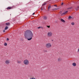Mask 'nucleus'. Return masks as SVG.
Here are the masks:
<instances>
[{
  "mask_svg": "<svg viewBox=\"0 0 79 79\" xmlns=\"http://www.w3.org/2000/svg\"><path fill=\"white\" fill-rule=\"evenodd\" d=\"M27 35L28 38L27 39L28 40H31L32 38L34 35L32 32H31V31L30 30H27L25 32L24 36L25 38H27Z\"/></svg>",
  "mask_w": 79,
  "mask_h": 79,
  "instance_id": "nucleus-1",
  "label": "nucleus"
},
{
  "mask_svg": "<svg viewBox=\"0 0 79 79\" xmlns=\"http://www.w3.org/2000/svg\"><path fill=\"white\" fill-rule=\"evenodd\" d=\"M23 63L24 65H28L29 64V61L27 59H25L23 60Z\"/></svg>",
  "mask_w": 79,
  "mask_h": 79,
  "instance_id": "nucleus-2",
  "label": "nucleus"
},
{
  "mask_svg": "<svg viewBox=\"0 0 79 79\" xmlns=\"http://www.w3.org/2000/svg\"><path fill=\"white\" fill-rule=\"evenodd\" d=\"M45 46L46 48H49L52 47V44L50 43H48L46 44Z\"/></svg>",
  "mask_w": 79,
  "mask_h": 79,
  "instance_id": "nucleus-3",
  "label": "nucleus"
},
{
  "mask_svg": "<svg viewBox=\"0 0 79 79\" xmlns=\"http://www.w3.org/2000/svg\"><path fill=\"white\" fill-rule=\"evenodd\" d=\"M53 35V33L52 31H49L48 32L47 35L48 37H52Z\"/></svg>",
  "mask_w": 79,
  "mask_h": 79,
  "instance_id": "nucleus-4",
  "label": "nucleus"
},
{
  "mask_svg": "<svg viewBox=\"0 0 79 79\" xmlns=\"http://www.w3.org/2000/svg\"><path fill=\"white\" fill-rule=\"evenodd\" d=\"M10 63V61L9 60H6L5 61V63H6V64H9Z\"/></svg>",
  "mask_w": 79,
  "mask_h": 79,
  "instance_id": "nucleus-5",
  "label": "nucleus"
},
{
  "mask_svg": "<svg viewBox=\"0 0 79 79\" xmlns=\"http://www.w3.org/2000/svg\"><path fill=\"white\" fill-rule=\"evenodd\" d=\"M43 19L44 20H47V17L46 16H44L43 17Z\"/></svg>",
  "mask_w": 79,
  "mask_h": 79,
  "instance_id": "nucleus-6",
  "label": "nucleus"
},
{
  "mask_svg": "<svg viewBox=\"0 0 79 79\" xmlns=\"http://www.w3.org/2000/svg\"><path fill=\"white\" fill-rule=\"evenodd\" d=\"M59 8H57L53 9L52 10H54V11H56V10H59Z\"/></svg>",
  "mask_w": 79,
  "mask_h": 79,
  "instance_id": "nucleus-7",
  "label": "nucleus"
},
{
  "mask_svg": "<svg viewBox=\"0 0 79 79\" xmlns=\"http://www.w3.org/2000/svg\"><path fill=\"white\" fill-rule=\"evenodd\" d=\"M72 65L73 66L75 67L76 66V64L75 63H73L72 64Z\"/></svg>",
  "mask_w": 79,
  "mask_h": 79,
  "instance_id": "nucleus-8",
  "label": "nucleus"
},
{
  "mask_svg": "<svg viewBox=\"0 0 79 79\" xmlns=\"http://www.w3.org/2000/svg\"><path fill=\"white\" fill-rule=\"evenodd\" d=\"M12 7H8L7 8V10H11V9H12Z\"/></svg>",
  "mask_w": 79,
  "mask_h": 79,
  "instance_id": "nucleus-9",
  "label": "nucleus"
},
{
  "mask_svg": "<svg viewBox=\"0 0 79 79\" xmlns=\"http://www.w3.org/2000/svg\"><path fill=\"white\" fill-rule=\"evenodd\" d=\"M60 21H61V22H63V23H65V21H64V20H63V19H60Z\"/></svg>",
  "mask_w": 79,
  "mask_h": 79,
  "instance_id": "nucleus-10",
  "label": "nucleus"
},
{
  "mask_svg": "<svg viewBox=\"0 0 79 79\" xmlns=\"http://www.w3.org/2000/svg\"><path fill=\"white\" fill-rule=\"evenodd\" d=\"M6 26H10V23H6Z\"/></svg>",
  "mask_w": 79,
  "mask_h": 79,
  "instance_id": "nucleus-11",
  "label": "nucleus"
},
{
  "mask_svg": "<svg viewBox=\"0 0 79 79\" xmlns=\"http://www.w3.org/2000/svg\"><path fill=\"white\" fill-rule=\"evenodd\" d=\"M17 62L18 63H19V64L21 63V61L20 60H17Z\"/></svg>",
  "mask_w": 79,
  "mask_h": 79,
  "instance_id": "nucleus-12",
  "label": "nucleus"
},
{
  "mask_svg": "<svg viewBox=\"0 0 79 79\" xmlns=\"http://www.w3.org/2000/svg\"><path fill=\"white\" fill-rule=\"evenodd\" d=\"M79 6L77 7H76V10H79Z\"/></svg>",
  "mask_w": 79,
  "mask_h": 79,
  "instance_id": "nucleus-13",
  "label": "nucleus"
},
{
  "mask_svg": "<svg viewBox=\"0 0 79 79\" xmlns=\"http://www.w3.org/2000/svg\"><path fill=\"white\" fill-rule=\"evenodd\" d=\"M68 10H67V11L64 12L63 14H64V15H66V13H68Z\"/></svg>",
  "mask_w": 79,
  "mask_h": 79,
  "instance_id": "nucleus-14",
  "label": "nucleus"
},
{
  "mask_svg": "<svg viewBox=\"0 0 79 79\" xmlns=\"http://www.w3.org/2000/svg\"><path fill=\"white\" fill-rule=\"evenodd\" d=\"M50 8H51V6L50 5L48 7V10H49V9H50Z\"/></svg>",
  "mask_w": 79,
  "mask_h": 79,
  "instance_id": "nucleus-15",
  "label": "nucleus"
},
{
  "mask_svg": "<svg viewBox=\"0 0 79 79\" xmlns=\"http://www.w3.org/2000/svg\"><path fill=\"white\" fill-rule=\"evenodd\" d=\"M8 28V27L6 26V27L5 28V30H7V29Z\"/></svg>",
  "mask_w": 79,
  "mask_h": 79,
  "instance_id": "nucleus-16",
  "label": "nucleus"
},
{
  "mask_svg": "<svg viewBox=\"0 0 79 79\" xmlns=\"http://www.w3.org/2000/svg\"><path fill=\"white\" fill-rule=\"evenodd\" d=\"M61 58H59L58 59V61H61Z\"/></svg>",
  "mask_w": 79,
  "mask_h": 79,
  "instance_id": "nucleus-17",
  "label": "nucleus"
},
{
  "mask_svg": "<svg viewBox=\"0 0 79 79\" xmlns=\"http://www.w3.org/2000/svg\"><path fill=\"white\" fill-rule=\"evenodd\" d=\"M68 18L69 19H71V18H72V17L71 16H69Z\"/></svg>",
  "mask_w": 79,
  "mask_h": 79,
  "instance_id": "nucleus-18",
  "label": "nucleus"
},
{
  "mask_svg": "<svg viewBox=\"0 0 79 79\" xmlns=\"http://www.w3.org/2000/svg\"><path fill=\"white\" fill-rule=\"evenodd\" d=\"M4 45L5 46H6V45H7V43H4Z\"/></svg>",
  "mask_w": 79,
  "mask_h": 79,
  "instance_id": "nucleus-19",
  "label": "nucleus"
},
{
  "mask_svg": "<svg viewBox=\"0 0 79 79\" xmlns=\"http://www.w3.org/2000/svg\"><path fill=\"white\" fill-rule=\"evenodd\" d=\"M75 24L74 23V22H72L71 23V25H72V26H73Z\"/></svg>",
  "mask_w": 79,
  "mask_h": 79,
  "instance_id": "nucleus-20",
  "label": "nucleus"
},
{
  "mask_svg": "<svg viewBox=\"0 0 79 79\" xmlns=\"http://www.w3.org/2000/svg\"><path fill=\"white\" fill-rule=\"evenodd\" d=\"M47 27L48 28H50V26H47Z\"/></svg>",
  "mask_w": 79,
  "mask_h": 79,
  "instance_id": "nucleus-21",
  "label": "nucleus"
},
{
  "mask_svg": "<svg viewBox=\"0 0 79 79\" xmlns=\"http://www.w3.org/2000/svg\"><path fill=\"white\" fill-rule=\"evenodd\" d=\"M44 52H47V51L45 50H44Z\"/></svg>",
  "mask_w": 79,
  "mask_h": 79,
  "instance_id": "nucleus-22",
  "label": "nucleus"
},
{
  "mask_svg": "<svg viewBox=\"0 0 79 79\" xmlns=\"http://www.w3.org/2000/svg\"><path fill=\"white\" fill-rule=\"evenodd\" d=\"M61 5H63V3L62 2L61 4Z\"/></svg>",
  "mask_w": 79,
  "mask_h": 79,
  "instance_id": "nucleus-23",
  "label": "nucleus"
},
{
  "mask_svg": "<svg viewBox=\"0 0 79 79\" xmlns=\"http://www.w3.org/2000/svg\"><path fill=\"white\" fill-rule=\"evenodd\" d=\"M38 29H40V28H41V27H38Z\"/></svg>",
  "mask_w": 79,
  "mask_h": 79,
  "instance_id": "nucleus-24",
  "label": "nucleus"
},
{
  "mask_svg": "<svg viewBox=\"0 0 79 79\" xmlns=\"http://www.w3.org/2000/svg\"><path fill=\"white\" fill-rule=\"evenodd\" d=\"M78 52H79V48H78L77 51Z\"/></svg>",
  "mask_w": 79,
  "mask_h": 79,
  "instance_id": "nucleus-25",
  "label": "nucleus"
},
{
  "mask_svg": "<svg viewBox=\"0 0 79 79\" xmlns=\"http://www.w3.org/2000/svg\"><path fill=\"white\" fill-rule=\"evenodd\" d=\"M46 5V3H44V4L43 5V6H44V5Z\"/></svg>",
  "mask_w": 79,
  "mask_h": 79,
  "instance_id": "nucleus-26",
  "label": "nucleus"
},
{
  "mask_svg": "<svg viewBox=\"0 0 79 79\" xmlns=\"http://www.w3.org/2000/svg\"><path fill=\"white\" fill-rule=\"evenodd\" d=\"M7 41L9 40V39H8V38L7 39Z\"/></svg>",
  "mask_w": 79,
  "mask_h": 79,
  "instance_id": "nucleus-27",
  "label": "nucleus"
},
{
  "mask_svg": "<svg viewBox=\"0 0 79 79\" xmlns=\"http://www.w3.org/2000/svg\"><path fill=\"white\" fill-rule=\"evenodd\" d=\"M3 32H5V30H4L3 31Z\"/></svg>",
  "mask_w": 79,
  "mask_h": 79,
  "instance_id": "nucleus-28",
  "label": "nucleus"
},
{
  "mask_svg": "<svg viewBox=\"0 0 79 79\" xmlns=\"http://www.w3.org/2000/svg\"><path fill=\"white\" fill-rule=\"evenodd\" d=\"M54 6H57L56 5H54Z\"/></svg>",
  "mask_w": 79,
  "mask_h": 79,
  "instance_id": "nucleus-29",
  "label": "nucleus"
},
{
  "mask_svg": "<svg viewBox=\"0 0 79 79\" xmlns=\"http://www.w3.org/2000/svg\"><path fill=\"white\" fill-rule=\"evenodd\" d=\"M35 14V13H33V15H34Z\"/></svg>",
  "mask_w": 79,
  "mask_h": 79,
  "instance_id": "nucleus-30",
  "label": "nucleus"
},
{
  "mask_svg": "<svg viewBox=\"0 0 79 79\" xmlns=\"http://www.w3.org/2000/svg\"><path fill=\"white\" fill-rule=\"evenodd\" d=\"M41 10H43L42 9V8H41Z\"/></svg>",
  "mask_w": 79,
  "mask_h": 79,
  "instance_id": "nucleus-31",
  "label": "nucleus"
},
{
  "mask_svg": "<svg viewBox=\"0 0 79 79\" xmlns=\"http://www.w3.org/2000/svg\"><path fill=\"white\" fill-rule=\"evenodd\" d=\"M52 41H53V40H52Z\"/></svg>",
  "mask_w": 79,
  "mask_h": 79,
  "instance_id": "nucleus-32",
  "label": "nucleus"
}]
</instances>
